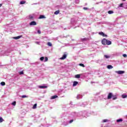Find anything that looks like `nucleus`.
Wrapping results in <instances>:
<instances>
[{
  "label": "nucleus",
  "instance_id": "31",
  "mask_svg": "<svg viewBox=\"0 0 127 127\" xmlns=\"http://www.w3.org/2000/svg\"><path fill=\"white\" fill-rule=\"evenodd\" d=\"M79 66H81V67H85V65L83 64H79Z\"/></svg>",
  "mask_w": 127,
  "mask_h": 127
},
{
  "label": "nucleus",
  "instance_id": "8",
  "mask_svg": "<svg viewBox=\"0 0 127 127\" xmlns=\"http://www.w3.org/2000/svg\"><path fill=\"white\" fill-rule=\"evenodd\" d=\"M58 98V96L57 95H54L51 97V100H54V99H57Z\"/></svg>",
  "mask_w": 127,
  "mask_h": 127
},
{
  "label": "nucleus",
  "instance_id": "17",
  "mask_svg": "<svg viewBox=\"0 0 127 127\" xmlns=\"http://www.w3.org/2000/svg\"><path fill=\"white\" fill-rule=\"evenodd\" d=\"M107 68L108 69H113V66H112L111 65H108L107 66Z\"/></svg>",
  "mask_w": 127,
  "mask_h": 127
},
{
  "label": "nucleus",
  "instance_id": "18",
  "mask_svg": "<svg viewBox=\"0 0 127 127\" xmlns=\"http://www.w3.org/2000/svg\"><path fill=\"white\" fill-rule=\"evenodd\" d=\"M122 97L123 99H126V98L127 97V95L126 94H123L122 95Z\"/></svg>",
  "mask_w": 127,
  "mask_h": 127
},
{
  "label": "nucleus",
  "instance_id": "2",
  "mask_svg": "<svg viewBox=\"0 0 127 127\" xmlns=\"http://www.w3.org/2000/svg\"><path fill=\"white\" fill-rule=\"evenodd\" d=\"M125 71L124 70H118V71H116V73H117V74H119L120 75H122V74H124L125 73Z\"/></svg>",
  "mask_w": 127,
  "mask_h": 127
},
{
  "label": "nucleus",
  "instance_id": "26",
  "mask_svg": "<svg viewBox=\"0 0 127 127\" xmlns=\"http://www.w3.org/2000/svg\"><path fill=\"white\" fill-rule=\"evenodd\" d=\"M47 45H48V46H52V44L50 42H48Z\"/></svg>",
  "mask_w": 127,
  "mask_h": 127
},
{
  "label": "nucleus",
  "instance_id": "36",
  "mask_svg": "<svg viewBox=\"0 0 127 127\" xmlns=\"http://www.w3.org/2000/svg\"><path fill=\"white\" fill-rule=\"evenodd\" d=\"M19 74H20V75H23V71H20V72H19Z\"/></svg>",
  "mask_w": 127,
  "mask_h": 127
},
{
  "label": "nucleus",
  "instance_id": "39",
  "mask_svg": "<svg viewBox=\"0 0 127 127\" xmlns=\"http://www.w3.org/2000/svg\"><path fill=\"white\" fill-rule=\"evenodd\" d=\"M38 33H39V34H40L41 33V31H40V30H38Z\"/></svg>",
  "mask_w": 127,
  "mask_h": 127
},
{
  "label": "nucleus",
  "instance_id": "24",
  "mask_svg": "<svg viewBox=\"0 0 127 127\" xmlns=\"http://www.w3.org/2000/svg\"><path fill=\"white\" fill-rule=\"evenodd\" d=\"M0 84L1 85V86H4L5 85V82H1L0 83Z\"/></svg>",
  "mask_w": 127,
  "mask_h": 127
},
{
  "label": "nucleus",
  "instance_id": "41",
  "mask_svg": "<svg viewBox=\"0 0 127 127\" xmlns=\"http://www.w3.org/2000/svg\"><path fill=\"white\" fill-rule=\"evenodd\" d=\"M36 43L37 44H39V42H36Z\"/></svg>",
  "mask_w": 127,
  "mask_h": 127
},
{
  "label": "nucleus",
  "instance_id": "22",
  "mask_svg": "<svg viewBox=\"0 0 127 127\" xmlns=\"http://www.w3.org/2000/svg\"><path fill=\"white\" fill-rule=\"evenodd\" d=\"M104 57H105V58H106L107 59H108L109 58H110V56H108L107 55H104Z\"/></svg>",
  "mask_w": 127,
  "mask_h": 127
},
{
  "label": "nucleus",
  "instance_id": "20",
  "mask_svg": "<svg viewBox=\"0 0 127 127\" xmlns=\"http://www.w3.org/2000/svg\"><path fill=\"white\" fill-rule=\"evenodd\" d=\"M117 123H120L121 122H123V119H120L117 120Z\"/></svg>",
  "mask_w": 127,
  "mask_h": 127
},
{
  "label": "nucleus",
  "instance_id": "34",
  "mask_svg": "<svg viewBox=\"0 0 127 127\" xmlns=\"http://www.w3.org/2000/svg\"><path fill=\"white\" fill-rule=\"evenodd\" d=\"M107 122H108L107 119H105V120H103V123H107Z\"/></svg>",
  "mask_w": 127,
  "mask_h": 127
},
{
  "label": "nucleus",
  "instance_id": "28",
  "mask_svg": "<svg viewBox=\"0 0 127 127\" xmlns=\"http://www.w3.org/2000/svg\"><path fill=\"white\" fill-rule=\"evenodd\" d=\"M21 98H28V96H26V95H22L21 96Z\"/></svg>",
  "mask_w": 127,
  "mask_h": 127
},
{
  "label": "nucleus",
  "instance_id": "15",
  "mask_svg": "<svg viewBox=\"0 0 127 127\" xmlns=\"http://www.w3.org/2000/svg\"><path fill=\"white\" fill-rule=\"evenodd\" d=\"M21 38V36H19L17 37H14L13 39H19V38Z\"/></svg>",
  "mask_w": 127,
  "mask_h": 127
},
{
  "label": "nucleus",
  "instance_id": "11",
  "mask_svg": "<svg viewBox=\"0 0 127 127\" xmlns=\"http://www.w3.org/2000/svg\"><path fill=\"white\" fill-rule=\"evenodd\" d=\"M39 88H40V89H44L47 88V86H39Z\"/></svg>",
  "mask_w": 127,
  "mask_h": 127
},
{
  "label": "nucleus",
  "instance_id": "42",
  "mask_svg": "<svg viewBox=\"0 0 127 127\" xmlns=\"http://www.w3.org/2000/svg\"><path fill=\"white\" fill-rule=\"evenodd\" d=\"M76 98H77V99H79V96H77L76 97Z\"/></svg>",
  "mask_w": 127,
  "mask_h": 127
},
{
  "label": "nucleus",
  "instance_id": "12",
  "mask_svg": "<svg viewBox=\"0 0 127 127\" xmlns=\"http://www.w3.org/2000/svg\"><path fill=\"white\" fill-rule=\"evenodd\" d=\"M112 99L113 100H117L118 97H117V95H112Z\"/></svg>",
  "mask_w": 127,
  "mask_h": 127
},
{
  "label": "nucleus",
  "instance_id": "14",
  "mask_svg": "<svg viewBox=\"0 0 127 127\" xmlns=\"http://www.w3.org/2000/svg\"><path fill=\"white\" fill-rule=\"evenodd\" d=\"M60 12V10H58L54 12V14H56V15L59 14Z\"/></svg>",
  "mask_w": 127,
  "mask_h": 127
},
{
  "label": "nucleus",
  "instance_id": "1",
  "mask_svg": "<svg viewBox=\"0 0 127 127\" xmlns=\"http://www.w3.org/2000/svg\"><path fill=\"white\" fill-rule=\"evenodd\" d=\"M112 97H113V93L111 92L109 93L107 97L108 100H110L112 99Z\"/></svg>",
  "mask_w": 127,
  "mask_h": 127
},
{
  "label": "nucleus",
  "instance_id": "13",
  "mask_svg": "<svg viewBox=\"0 0 127 127\" xmlns=\"http://www.w3.org/2000/svg\"><path fill=\"white\" fill-rule=\"evenodd\" d=\"M80 77H81V75L80 74H76L75 76V78H77V79H79Z\"/></svg>",
  "mask_w": 127,
  "mask_h": 127
},
{
  "label": "nucleus",
  "instance_id": "6",
  "mask_svg": "<svg viewBox=\"0 0 127 127\" xmlns=\"http://www.w3.org/2000/svg\"><path fill=\"white\" fill-rule=\"evenodd\" d=\"M30 25H36V22L33 21L30 23Z\"/></svg>",
  "mask_w": 127,
  "mask_h": 127
},
{
  "label": "nucleus",
  "instance_id": "40",
  "mask_svg": "<svg viewBox=\"0 0 127 127\" xmlns=\"http://www.w3.org/2000/svg\"><path fill=\"white\" fill-rule=\"evenodd\" d=\"M2 6V4H0V7H1Z\"/></svg>",
  "mask_w": 127,
  "mask_h": 127
},
{
  "label": "nucleus",
  "instance_id": "10",
  "mask_svg": "<svg viewBox=\"0 0 127 127\" xmlns=\"http://www.w3.org/2000/svg\"><path fill=\"white\" fill-rule=\"evenodd\" d=\"M77 85H78V82L76 81H74L73 82V86L75 87V86H77Z\"/></svg>",
  "mask_w": 127,
  "mask_h": 127
},
{
  "label": "nucleus",
  "instance_id": "16",
  "mask_svg": "<svg viewBox=\"0 0 127 127\" xmlns=\"http://www.w3.org/2000/svg\"><path fill=\"white\" fill-rule=\"evenodd\" d=\"M25 2H26V1L25 0L21 1L20 2V4H24V3H25Z\"/></svg>",
  "mask_w": 127,
  "mask_h": 127
},
{
  "label": "nucleus",
  "instance_id": "21",
  "mask_svg": "<svg viewBox=\"0 0 127 127\" xmlns=\"http://www.w3.org/2000/svg\"><path fill=\"white\" fill-rule=\"evenodd\" d=\"M109 14H112V13H114V11L112 10H110L108 11Z\"/></svg>",
  "mask_w": 127,
  "mask_h": 127
},
{
  "label": "nucleus",
  "instance_id": "23",
  "mask_svg": "<svg viewBox=\"0 0 127 127\" xmlns=\"http://www.w3.org/2000/svg\"><path fill=\"white\" fill-rule=\"evenodd\" d=\"M29 18L30 19H33V16L31 15H30L29 16Z\"/></svg>",
  "mask_w": 127,
  "mask_h": 127
},
{
  "label": "nucleus",
  "instance_id": "19",
  "mask_svg": "<svg viewBox=\"0 0 127 127\" xmlns=\"http://www.w3.org/2000/svg\"><path fill=\"white\" fill-rule=\"evenodd\" d=\"M37 107V104H35L34 105V106H33L32 109H36Z\"/></svg>",
  "mask_w": 127,
  "mask_h": 127
},
{
  "label": "nucleus",
  "instance_id": "4",
  "mask_svg": "<svg viewBox=\"0 0 127 127\" xmlns=\"http://www.w3.org/2000/svg\"><path fill=\"white\" fill-rule=\"evenodd\" d=\"M102 44L103 45H107V39H103L102 40Z\"/></svg>",
  "mask_w": 127,
  "mask_h": 127
},
{
  "label": "nucleus",
  "instance_id": "38",
  "mask_svg": "<svg viewBox=\"0 0 127 127\" xmlns=\"http://www.w3.org/2000/svg\"><path fill=\"white\" fill-rule=\"evenodd\" d=\"M123 57H127V54H123Z\"/></svg>",
  "mask_w": 127,
  "mask_h": 127
},
{
  "label": "nucleus",
  "instance_id": "29",
  "mask_svg": "<svg viewBox=\"0 0 127 127\" xmlns=\"http://www.w3.org/2000/svg\"><path fill=\"white\" fill-rule=\"evenodd\" d=\"M12 105L13 106H15V105H16V102H15V101L13 102L12 103Z\"/></svg>",
  "mask_w": 127,
  "mask_h": 127
},
{
  "label": "nucleus",
  "instance_id": "3",
  "mask_svg": "<svg viewBox=\"0 0 127 127\" xmlns=\"http://www.w3.org/2000/svg\"><path fill=\"white\" fill-rule=\"evenodd\" d=\"M99 35H101L103 37H108V35L105 34V33H104V32H99Z\"/></svg>",
  "mask_w": 127,
  "mask_h": 127
},
{
  "label": "nucleus",
  "instance_id": "25",
  "mask_svg": "<svg viewBox=\"0 0 127 127\" xmlns=\"http://www.w3.org/2000/svg\"><path fill=\"white\" fill-rule=\"evenodd\" d=\"M4 120L2 119V118L0 117V123H2Z\"/></svg>",
  "mask_w": 127,
  "mask_h": 127
},
{
  "label": "nucleus",
  "instance_id": "5",
  "mask_svg": "<svg viewBox=\"0 0 127 127\" xmlns=\"http://www.w3.org/2000/svg\"><path fill=\"white\" fill-rule=\"evenodd\" d=\"M67 58V55L64 54L62 58H60L61 60H64V59H66Z\"/></svg>",
  "mask_w": 127,
  "mask_h": 127
},
{
  "label": "nucleus",
  "instance_id": "27",
  "mask_svg": "<svg viewBox=\"0 0 127 127\" xmlns=\"http://www.w3.org/2000/svg\"><path fill=\"white\" fill-rule=\"evenodd\" d=\"M47 61H48V58L47 57H45V62H47Z\"/></svg>",
  "mask_w": 127,
  "mask_h": 127
},
{
  "label": "nucleus",
  "instance_id": "43",
  "mask_svg": "<svg viewBox=\"0 0 127 127\" xmlns=\"http://www.w3.org/2000/svg\"><path fill=\"white\" fill-rule=\"evenodd\" d=\"M123 1H126V0H122Z\"/></svg>",
  "mask_w": 127,
  "mask_h": 127
},
{
  "label": "nucleus",
  "instance_id": "37",
  "mask_svg": "<svg viewBox=\"0 0 127 127\" xmlns=\"http://www.w3.org/2000/svg\"><path fill=\"white\" fill-rule=\"evenodd\" d=\"M83 9H84V10H87L88 8L86 7H83Z\"/></svg>",
  "mask_w": 127,
  "mask_h": 127
},
{
  "label": "nucleus",
  "instance_id": "35",
  "mask_svg": "<svg viewBox=\"0 0 127 127\" xmlns=\"http://www.w3.org/2000/svg\"><path fill=\"white\" fill-rule=\"evenodd\" d=\"M73 122H74L73 120H71L69 121V124H72V123H73Z\"/></svg>",
  "mask_w": 127,
  "mask_h": 127
},
{
  "label": "nucleus",
  "instance_id": "9",
  "mask_svg": "<svg viewBox=\"0 0 127 127\" xmlns=\"http://www.w3.org/2000/svg\"><path fill=\"white\" fill-rule=\"evenodd\" d=\"M42 18H46V17H45V16L43 15H40L39 19H42Z\"/></svg>",
  "mask_w": 127,
  "mask_h": 127
},
{
  "label": "nucleus",
  "instance_id": "7",
  "mask_svg": "<svg viewBox=\"0 0 127 127\" xmlns=\"http://www.w3.org/2000/svg\"><path fill=\"white\" fill-rule=\"evenodd\" d=\"M111 44H112V42L110 40H107L106 45H111Z\"/></svg>",
  "mask_w": 127,
  "mask_h": 127
},
{
  "label": "nucleus",
  "instance_id": "32",
  "mask_svg": "<svg viewBox=\"0 0 127 127\" xmlns=\"http://www.w3.org/2000/svg\"><path fill=\"white\" fill-rule=\"evenodd\" d=\"M82 40L83 41H87V40H88V39H87V38H83V39H82Z\"/></svg>",
  "mask_w": 127,
  "mask_h": 127
},
{
  "label": "nucleus",
  "instance_id": "30",
  "mask_svg": "<svg viewBox=\"0 0 127 127\" xmlns=\"http://www.w3.org/2000/svg\"><path fill=\"white\" fill-rule=\"evenodd\" d=\"M40 60H41V61H43V60H44V57H42L40 58Z\"/></svg>",
  "mask_w": 127,
  "mask_h": 127
},
{
  "label": "nucleus",
  "instance_id": "33",
  "mask_svg": "<svg viewBox=\"0 0 127 127\" xmlns=\"http://www.w3.org/2000/svg\"><path fill=\"white\" fill-rule=\"evenodd\" d=\"M123 5H124V3H121L119 5V6H120V7H123Z\"/></svg>",
  "mask_w": 127,
  "mask_h": 127
}]
</instances>
